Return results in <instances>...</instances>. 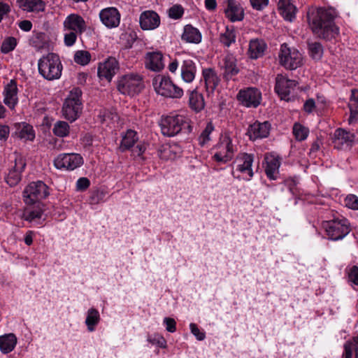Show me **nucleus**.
Wrapping results in <instances>:
<instances>
[{"label":"nucleus","mask_w":358,"mask_h":358,"mask_svg":"<svg viewBox=\"0 0 358 358\" xmlns=\"http://www.w3.org/2000/svg\"><path fill=\"white\" fill-rule=\"evenodd\" d=\"M338 12L333 7H320L308 14V19L312 31L325 41L336 39L339 35V27L335 23Z\"/></svg>","instance_id":"obj_1"},{"label":"nucleus","mask_w":358,"mask_h":358,"mask_svg":"<svg viewBox=\"0 0 358 358\" xmlns=\"http://www.w3.org/2000/svg\"><path fill=\"white\" fill-rule=\"evenodd\" d=\"M160 127L162 134L169 137L174 136L180 132L189 134L192 130L189 120L181 115H168L162 118Z\"/></svg>","instance_id":"obj_2"},{"label":"nucleus","mask_w":358,"mask_h":358,"mask_svg":"<svg viewBox=\"0 0 358 358\" xmlns=\"http://www.w3.org/2000/svg\"><path fill=\"white\" fill-rule=\"evenodd\" d=\"M39 73L48 80H53L60 78L62 65L59 56L55 53H48L38 60Z\"/></svg>","instance_id":"obj_3"},{"label":"nucleus","mask_w":358,"mask_h":358,"mask_svg":"<svg viewBox=\"0 0 358 358\" xmlns=\"http://www.w3.org/2000/svg\"><path fill=\"white\" fill-rule=\"evenodd\" d=\"M81 96L82 91L79 87H74L70 91L62 107V113L66 120L73 122L81 115L83 109Z\"/></svg>","instance_id":"obj_4"},{"label":"nucleus","mask_w":358,"mask_h":358,"mask_svg":"<svg viewBox=\"0 0 358 358\" xmlns=\"http://www.w3.org/2000/svg\"><path fill=\"white\" fill-rule=\"evenodd\" d=\"M145 87L143 76L138 73L123 76L117 83V90L122 94L133 96L139 94Z\"/></svg>","instance_id":"obj_5"},{"label":"nucleus","mask_w":358,"mask_h":358,"mask_svg":"<svg viewBox=\"0 0 358 358\" xmlns=\"http://www.w3.org/2000/svg\"><path fill=\"white\" fill-rule=\"evenodd\" d=\"M152 85L158 94L165 97L180 98L183 90L175 85L170 77L164 75H157L152 79Z\"/></svg>","instance_id":"obj_6"},{"label":"nucleus","mask_w":358,"mask_h":358,"mask_svg":"<svg viewBox=\"0 0 358 358\" xmlns=\"http://www.w3.org/2000/svg\"><path fill=\"white\" fill-rule=\"evenodd\" d=\"M279 62L286 69L295 70L303 64L302 55L295 48H291L287 43L280 46L278 55Z\"/></svg>","instance_id":"obj_7"},{"label":"nucleus","mask_w":358,"mask_h":358,"mask_svg":"<svg viewBox=\"0 0 358 358\" xmlns=\"http://www.w3.org/2000/svg\"><path fill=\"white\" fill-rule=\"evenodd\" d=\"M49 195L48 187L41 180L29 183L23 191L24 201L32 205Z\"/></svg>","instance_id":"obj_8"},{"label":"nucleus","mask_w":358,"mask_h":358,"mask_svg":"<svg viewBox=\"0 0 358 358\" xmlns=\"http://www.w3.org/2000/svg\"><path fill=\"white\" fill-rule=\"evenodd\" d=\"M322 226L329 238L333 241L343 238L350 231L348 220L345 218L323 222Z\"/></svg>","instance_id":"obj_9"},{"label":"nucleus","mask_w":358,"mask_h":358,"mask_svg":"<svg viewBox=\"0 0 358 358\" xmlns=\"http://www.w3.org/2000/svg\"><path fill=\"white\" fill-rule=\"evenodd\" d=\"M237 99L246 107L257 108L260 104L262 94L257 88L248 87L238 92Z\"/></svg>","instance_id":"obj_10"},{"label":"nucleus","mask_w":358,"mask_h":358,"mask_svg":"<svg viewBox=\"0 0 358 358\" xmlns=\"http://www.w3.org/2000/svg\"><path fill=\"white\" fill-rule=\"evenodd\" d=\"M54 164L59 169L65 168L68 170H74L83 164V159L79 154H61L54 160Z\"/></svg>","instance_id":"obj_11"},{"label":"nucleus","mask_w":358,"mask_h":358,"mask_svg":"<svg viewBox=\"0 0 358 358\" xmlns=\"http://www.w3.org/2000/svg\"><path fill=\"white\" fill-rule=\"evenodd\" d=\"M356 136L344 129L338 128L335 130L332 143L337 150L350 148L355 140Z\"/></svg>","instance_id":"obj_12"},{"label":"nucleus","mask_w":358,"mask_h":358,"mask_svg":"<svg viewBox=\"0 0 358 358\" xmlns=\"http://www.w3.org/2000/svg\"><path fill=\"white\" fill-rule=\"evenodd\" d=\"M118 70V61L115 57H110L103 63L99 64L97 73L101 79L105 78L110 82Z\"/></svg>","instance_id":"obj_13"},{"label":"nucleus","mask_w":358,"mask_h":358,"mask_svg":"<svg viewBox=\"0 0 358 358\" xmlns=\"http://www.w3.org/2000/svg\"><path fill=\"white\" fill-rule=\"evenodd\" d=\"M26 166L25 159L20 155L15 154V165L9 171L6 178V182L10 186H15L21 180V173Z\"/></svg>","instance_id":"obj_14"},{"label":"nucleus","mask_w":358,"mask_h":358,"mask_svg":"<svg viewBox=\"0 0 358 358\" xmlns=\"http://www.w3.org/2000/svg\"><path fill=\"white\" fill-rule=\"evenodd\" d=\"M64 30L82 34L86 30V22L83 17L78 14H70L64 21Z\"/></svg>","instance_id":"obj_15"},{"label":"nucleus","mask_w":358,"mask_h":358,"mask_svg":"<svg viewBox=\"0 0 358 358\" xmlns=\"http://www.w3.org/2000/svg\"><path fill=\"white\" fill-rule=\"evenodd\" d=\"M219 148L225 151L220 150L213 155V159L217 162L226 163L230 161L234 155V148L231 140L229 137L225 136L218 145Z\"/></svg>","instance_id":"obj_16"},{"label":"nucleus","mask_w":358,"mask_h":358,"mask_svg":"<svg viewBox=\"0 0 358 358\" xmlns=\"http://www.w3.org/2000/svg\"><path fill=\"white\" fill-rule=\"evenodd\" d=\"M99 17L103 24L108 28L118 27L120 22V13L114 7H108L101 10Z\"/></svg>","instance_id":"obj_17"},{"label":"nucleus","mask_w":358,"mask_h":358,"mask_svg":"<svg viewBox=\"0 0 358 358\" xmlns=\"http://www.w3.org/2000/svg\"><path fill=\"white\" fill-rule=\"evenodd\" d=\"M254 161V155L240 153L236 157L234 164H236V170L241 173H247L250 178L253 176L252 164Z\"/></svg>","instance_id":"obj_18"},{"label":"nucleus","mask_w":358,"mask_h":358,"mask_svg":"<svg viewBox=\"0 0 358 358\" xmlns=\"http://www.w3.org/2000/svg\"><path fill=\"white\" fill-rule=\"evenodd\" d=\"M271 129V124L266 121L262 123L255 122L250 124L248 129V134L250 139L263 138L268 136Z\"/></svg>","instance_id":"obj_19"},{"label":"nucleus","mask_w":358,"mask_h":358,"mask_svg":"<svg viewBox=\"0 0 358 358\" xmlns=\"http://www.w3.org/2000/svg\"><path fill=\"white\" fill-rule=\"evenodd\" d=\"M226 17L231 22L241 21L244 18V10L241 4L235 0H226Z\"/></svg>","instance_id":"obj_20"},{"label":"nucleus","mask_w":358,"mask_h":358,"mask_svg":"<svg viewBox=\"0 0 358 358\" xmlns=\"http://www.w3.org/2000/svg\"><path fill=\"white\" fill-rule=\"evenodd\" d=\"M160 18L153 10L143 12L140 16V25L143 30H151L159 27Z\"/></svg>","instance_id":"obj_21"},{"label":"nucleus","mask_w":358,"mask_h":358,"mask_svg":"<svg viewBox=\"0 0 358 358\" xmlns=\"http://www.w3.org/2000/svg\"><path fill=\"white\" fill-rule=\"evenodd\" d=\"M180 71L182 79L185 83H192L194 80L196 73V64L189 58L185 59L182 62Z\"/></svg>","instance_id":"obj_22"},{"label":"nucleus","mask_w":358,"mask_h":358,"mask_svg":"<svg viewBox=\"0 0 358 358\" xmlns=\"http://www.w3.org/2000/svg\"><path fill=\"white\" fill-rule=\"evenodd\" d=\"M222 68L224 69L223 76L226 80H230L238 73L239 69L236 66V59L232 55H227L223 59Z\"/></svg>","instance_id":"obj_23"},{"label":"nucleus","mask_w":358,"mask_h":358,"mask_svg":"<svg viewBox=\"0 0 358 358\" xmlns=\"http://www.w3.org/2000/svg\"><path fill=\"white\" fill-rule=\"evenodd\" d=\"M267 48L266 43L262 39H252L249 43L248 55L250 59H257L262 57Z\"/></svg>","instance_id":"obj_24"},{"label":"nucleus","mask_w":358,"mask_h":358,"mask_svg":"<svg viewBox=\"0 0 358 358\" xmlns=\"http://www.w3.org/2000/svg\"><path fill=\"white\" fill-rule=\"evenodd\" d=\"M203 77L205 81L206 91L208 93H213L218 86L220 79L213 69H204L202 71Z\"/></svg>","instance_id":"obj_25"},{"label":"nucleus","mask_w":358,"mask_h":358,"mask_svg":"<svg viewBox=\"0 0 358 358\" xmlns=\"http://www.w3.org/2000/svg\"><path fill=\"white\" fill-rule=\"evenodd\" d=\"M145 66L153 71H159L164 68L163 55L159 52H148L145 56Z\"/></svg>","instance_id":"obj_26"},{"label":"nucleus","mask_w":358,"mask_h":358,"mask_svg":"<svg viewBox=\"0 0 358 358\" xmlns=\"http://www.w3.org/2000/svg\"><path fill=\"white\" fill-rule=\"evenodd\" d=\"M4 103L10 108H14L17 102V88L15 80H11L4 89Z\"/></svg>","instance_id":"obj_27"},{"label":"nucleus","mask_w":358,"mask_h":358,"mask_svg":"<svg viewBox=\"0 0 358 358\" xmlns=\"http://www.w3.org/2000/svg\"><path fill=\"white\" fill-rule=\"evenodd\" d=\"M278 9L285 20L292 22L295 18L296 7L292 3V0H279Z\"/></svg>","instance_id":"obj_28"},{"label":"nucleus","mask_w":358,"mask_h":358,"mask_svg":"<svg viewBox=\"0 0 358 358\" xmlns=\"http://www.w3.org/2000/svg\"><path fill=\"white\" fill-rule=\"evenodd\" d=\"M189 106L195 113L201 112L205 107L203 96L196 89L189 93Z\"/></svg>","instance_id":"obj_29"},{"label":"nucleus","mask_w":358,"mask_h":358,"mask_svg":"<svg viewBox=\"0 0 358 358\" xmlns=\"http://www.w3.org/2000/svg\"><path fill=\"white\" fill-rule=\"evenodd\" d=\"M293 83L294 81L278 75L276 78L275 91L279 95L286 96L290 94V88Z\"/></svg>","instance_id":"obj_30"},{"label":"nucleus","mask_w":358,"mask_h":358,"mask_svg":"<svg viewBox=\"0 0 358 358\" xmlns=\"http://www.w3.org/2000/svg\"><path fill=\"white\" fill-rule=\"evenodd\" d=\"M182 39L188 43H199L201 41V34L196 28L187 24L184 27Z\"/></svg>","instance_id":"obj_31"},{"label":"nucleus","mask_w":358,"mask_h":358,"mask_svg":"<svg viewBox=\"0 0 358 358\" xmlns=\"http://www.w3.org/2000/svg\"><path fill=\"white\" fill-rule=\"evenodd\" d=\"M17 343V338L13 334L0 336V350L7 354L13 350Z\"/></svg>","instance_id":"obj_32"},{"label":"nucleus","mask_w":358,"mask_h":358,"mask_svg":"<svg viewBox=\"0 0 358 358\" xmlns=\"http://www.w3.org/2000/svg\"><path fill=\"white\" fill-rule=\"evenodd\" d=\"M138 141L137 133L131 129L127 131L125 135L123 136L120 145L121 152H124L132 148L135 143Z\"/></svg>","instance_id":"obj_33"},{"label":"nucleus","mask_w":358,"mask_h":358,"mask_svg":"<svg viewBox=\"0 0 358 358\" xmlns=\"http://www.w3.org/2000/svg\"><path fill=\"white\" fill-rule=\"evenodd\" d=\"M46 43V34L41 31H34L32 36L29 39V44L36 50L43 49Z\"/></svg>","instance_id":"obj_34"},{"label":"nucleus","mask_w":358,"mask_h":358,"mask_svg":"<svg viewBox=\"0 0 358 358\" xmlns=\"http://www.w3.org/2000/svg\"><path fill=\"white\" fill-rule=\"evenodd\" d=\"M266 166L265 168V172L266 176L271 180H275V172H278L280 165V162L278 157L271 156V157H266Z\"/></svg>","instance_id":"obj_35"},{"label":"nucleus","mask_w":358,"mask_h":358,"mask_svg":"<svg viewBox=\"0 0 358 358\" xmlns=\"http://www.w3.org/2000/svg\"><path fill=\"white\" fill-rule=\"evenodd\" d=\"M99 320L100 315L99 311L93 308L89 309L85 320V324L90 331H92L94 330L95 327L98 324Z\"/></svg>","instance_id":"obj_36"},{"label":"nucleus","mask_w":358,"mask_h":358,"mask_svg":"<svg viewBox=\"0 0 358 358\" xmlns=\"http://www.w3.org/2000/svg\"><path fill=\"white\" fill-rule=\"evenodd\" d=\"M15 134L20 139L28 141H33L35 138V132L33 129V127L26 123H23L22 127H20L18 131L15 132Z\"/></svg>","instance_id":"obj_37"},{"label":"nucleus","mask_w":358,"mask_h":358,"mask_svg":"<svg viewBox=\"0 0 358 358\" xmlns=\"http://www.w3.org/2000/svg\"><path fill=\"white\" fill-rule=\"evenodd\" d=\"M310 56L315 60H320L323 55V46L319 42L308 43Z\"/></svg>","instance_id":"obj_38"},{"label":"nucleus","mask_w":358,"mask_h":358,"mask_svg":"<svg viewBox=\"0 0 358 358\" xmlns=\"http://www.w3.org/2000/svg\"><path fill=\"white\" fill-rule=\"evenodd\" d=\"M70 127L69 124L64 121H57L53 127V134L59 137H65L69 134Z\"/></svg>","instance_id":"obj_39"},{"label":"nucleus","mask_w":358,"mask_h":358,"mask_svg":"<svg viewBox=\"0 0 358 358\" xmlns=\"http://www.w3.org/2000/svg\"><path fill=\"white\" fill-rule=\"evenodd\" d=\"M308 133L309 129L307 127L303 126L299 122L294 123L293 126V134L297 141H301L306 139L308 136Z\"/></svg>","instance_id":"obj_40"},{"label":"nucleus","mask_w":358,"mask_h":358,"mask_svg":"<svg viewBox=\"0 0 358 358\" xmlns=\"http://www.w3.org/2000/svg\"><path fill=\"white\" fill-rule=\"evenodd\" d=\"M220 41L225 46L229 47L236 41L234 30L233 29H230L227 27L225 32L220 34Z\"/></svg>","instance_id":"obj_41"},{"label":"nucleus","mask_w":358,"mask_h":358,"mask_svg":"<svg viewBox=\"0 0 358 358\" xmlns=\"http://www.w3.org/2000/svg\"><path fill=\"white\" fill-rule=\"evenodd\" d=\"M17 44V40L15 37H7L3 40L1 44V52L3 54H8L15 48Z\"/></svg>","instance_id":"obj_42"},{"label":"nucleus","mask_w":358,"mask_h":358,"mask_svg":"<svg viewBox=\"0 0 358 358\" xmlns=\"http://www.w3.org/2000/svg\"><path fill=\"white\" fill-rule=\"evenodd\" d=\"M23 6L31 11H43L45 8V3L42 0H24Z\"/></svg>","instance_id":"obj_43"},{"label":"nucleus","mask_w":358,"mask_h":358,"mask_svg":"<svg viewBox=\"0 0 358 358\" xmlns=\"http://www.w3.org/2000/svg\"><path fill=\"white\" fill-rule=\"evenodd\" d=\"M90 59L91 55L86 50H78L74 55L75 62L83 66L87 64Z\"/></svg>","instance_id":"obj_44"},{"label":"nucleus","mask_w":358,"mask_h":358,"mask_svg":"<svg viewBox=\"0 0 358 358\" xmlns=\"http://www.w3.org/2000/svg\"><path fill=\"white\" fill-rule=\"evenodd\" d=\"M214 130V126L211 122L207 123L206 128L199 137V144L203 146L210 141V134Z\"/></svg>","instance_id":"obj_45"},{"label":"nucleus","mask_w":358,"mask_h":358,"mask_svg":"<svg viewBox=\"0 0 358 358\" xmlns=\"http://www.w3.org/2000/svg\"><path fill=\"white\" fill-rule=\"evenodd\" d=\"M184 13L183 8L180 5H174L169 10V16L175 20L182 17Z\"/></svg>","instance_id":"obj_46"},{"label":"nucleus","mask_w":358,"mask_h":358,"mask_svg":"<svg viewBox=\"0 0 358 358\" xmlns=\"http://www.w3.org/2000/svg\"><path fill=\"white\" fill-rule=\"evenodd\" d=\"M345 205L350 209L358 210V196L348 194L345 199Z\"/></svg>","instance_id":"obj_47"},{"label":"nucleus","mask_w":358,"mask_h":358,"mask_svg":"<svg viewBox=\"0 0 358 358\" xmlns=\"http://www.w3.org/2000/svg\"><path fill=\"white\" fill-rule=\"evenodd\" d=\"M78 35L80 34L74 31H69V33L64 34V44L69 47L72 46L76 43Z\"/></svg>","instance_id":"obj_48"},{"label":"nucleus","mask_w":358,"mask_h":358,"mask_svg":"<svg viewBox=\"0 0 358 358\" xmlns=\"http://www.w3.org/2000/svg\"><path fill=\"white\" fill-rule=\"evenodd\" d=\"M43 214V210L38 206L37 208L30 210L26 217L27 220L33 221L36 219L41 217Z\"/></svg>","instance_id":"obj_49"},{"label":"nucleus","mask_w":358,"mask_h":358,"mask_svg":"<svg viewBox=\"0 0 358 358\" xmlns=\"http://www.w3.org/2000/svg\"><path fill=\"white\" fill-rule=\"evenodd\" d=\"M90 185V181L87 178H80L76 182V189L78 191H85Z\"/></svg>","instance_id":"obj_50"},{"label":"nucleus","mask_w":358,"mask_h":358,"mask_svg":"<svg viewBox=\"0 0 358 358\" xmlns=\"http://www.w3.org/2000/svg\"><path fill=\"white\" fill-rule=\"evenodd\" d=\"M123 38L127 40V44L125 47L127 48H131L132 47L133 43L137 38V35L135 31H131L130 33H126L123 35Z\"/></svg>","instance_id":"obj_51"},{"label":"nucleus","mask_w":358,"mask_h":358,"mask_svg":"<svg viewBox=\"0 0 358 358\" xmlns=\"http://www.w3.org/2000/svg\"><path fill=\"white\" fill-rule=\"evenodd\" d=\"M189 327H190L191 332L192 333L193 335H194L196 337V338L199 341L204 340V338L206 337L205 333L200 331L199 329L198 328V327L196 324L191 323Z\"/></svg>","instance_id":"obj_52"},{"label":"nucleus","mask_w":358,"mask_h":358,"mask_svg":"<svg viewBox=\"0 0 358 358\" xmlns=\"http://www.w3.org/2000/svg\"><path fill=\"white\" fill-rule=\"evenodd\" d=\"M350 281L358 286V266H353L348 273Z\"/></svg>","instance_id":"obj_53"},{"label":"nucleus","mask_w":358,"mask_h":358,"mask_svg":"<svg viewBox=\"0 0 358 358\" xmlns=\"http://www.w3.org/2000/svg\"><path fill=\"white\" fill-rule=\"evenodd\" d=\"M355 348V345L353 343L350 341H347L344 345V354L343 357L344 358H352V352L354 348Z\"/></svg>","instance_id":"obj_54"},{"label":"nucleus","mask_w":358,"mask_h":358,"mask_svg":"<svg viewBox=\"0 0 358 358\" xmlns=\"http://www.w3.org/2000/svg\"><path fill=\"white\" fill-rule=\"evenodd\" d=\"M164 324L166 325V330L169 332H175L176 330V322L173 318L165 317L164 320Z\"/></svg>","instance_id":"obj_55"},{"label":"nucleus","mask_w":358,"mask_h":358,"mask_svg":"<svg viewBox=\"0 0 358 358\" xmlns=\"http://www.w3.org/2000/svg\"><path fill=\"white\" fill-rule=\"evenodd\" d=\"M253 8L261 10L268 5V0H250Z\"/></svg>","instance_id":"obj_56"},{"label":"nucleus","mask_w":358,"mask_h":358,"mask_svg":"<svg viewBox=\"0 0 358 358\" xmlns=\"http://www.w3.org/2000/svg\"><path fill=\"white\" fill-rule=\"evenodd\" d=\"M145 150L146 145L145 143H139L132 150V154L134 157H141Z\"/></svg>","instance_id":"obj_57"},{"label":"nucleus","mask_w":358,"mask_h":358,"mask_svg":"<svg viewBox=\"0 0 358 358\" xmlns=\"http://www.w3.org/2000/svg\"><path fill=\"white\" fill-rule=\"evenodd\" d=\"M10 12V6L3 1H0V22H1L4 15Z\"/></svg>","instance_id":"obj_58"},{"label":"nucleus","mask_w":358,"mask_h":358,"mask_svg":"<svg viewBox=\"0 0 358 358\" xmlns=\"http://www.w3.org/2000/svg\"><path fill=\"white\" fill-rule=\"evenodd\" d=\"M10 133V129L6 125H3L0 124V140L1 141H6L8 138Z\"/></svg>","instance_id":"obj_59"},{"label":"nucleus","mask_w":358,"mask_h":358,"mask_svg":"<svg viewBox=\"0 0 358 358\" xmlns=\"http://www.w3.org/2000/svg\"><path fill=\"white\" fill-rule=\"evenodd\" d=\"M315 108V103L313 99H308L303 104V110L308 113H312Z\"/></svg>","instance_id":"obj_60"},{"label":"nucleus","mask_w":358,"mask_h":358,"mask_svg":"<svg viewBox=\"0 0 358 358\" xmlns=\"http://www.w3.org/2000/svg\"><path fill=\"white\" fill-rule=\"evenodd\" d=\"M19 27L24 31H29L32 28V23L29 20H22L19 23Z\"/></svg>","instance_id":"obj_61"},{"label":"nucleus","mask_w":358,"mask_h":358,"mask_svg":"<svg viewBox=\"0 0 358 358\" xmlns=\"http://www.w3.org/2000/svg\"><path fill=\"white\" fill-rule=\"evenodd\" d=\"M205 6L208 10H214L217 7L216 0H205Z\"/></svg>","instance_id":"obj_62"},{"label":"nucleus","mask_w":358,"mask_h":358,"mask_svg":"<svg viewBox=\"0 0 358 358\" xmlns=\"http://www.w3.org/2000/svg\"><path fill=\"white\" fill-rule=\"evenodd\" d=\"M24 243L27 245H31L33 243V232L31 231H29L27 232L24 236Z\"/></svg>","instance_id":"obj_63"},{"label":"nucleus","mask_w":358,"mask_h":358,"mask_svg":"<svg viewBox=\"0 0 358 358\" xmlns=\"http://www.w3.org/2000/svg\"><path fill=\"white\" fill-rule=\"evenodd\" d=\"M178 66V62L177 59H174L172 62H171L169 64V70L171 73H174L177 70Z\"/></svg>","instance_id":"obj_64"}]
</instances>
